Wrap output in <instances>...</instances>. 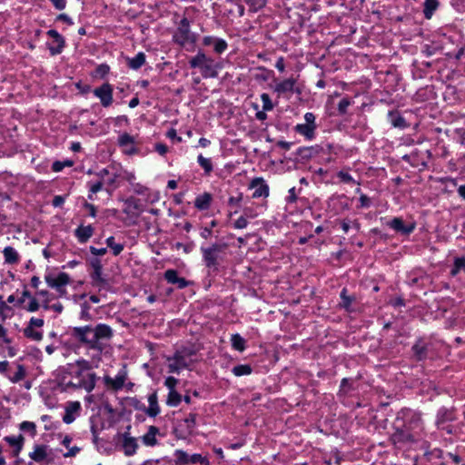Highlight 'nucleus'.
<instances>
[{
    "label": "nucleus",
    "mask_w": 465,
    "mask_h": 465,
    "mask_svg": "<svg viewBox=\"0 0 465 465\" xmlns=\"http://www.w3.org/2000/svg\"><path fill=\"white\" fill-rule=\"evenodd\" d=\"M58 385L64 391L84 390L90 393L95 387L98 377L89 369L86 361H77L58 370Z\"/></svg>",
    "instance_id": "nucleus-1"
},
{
    "label": "nucleus",
    "mask_w": 465,
    "mask_h": 465,
    "mask_svg": "<svg viewBox=\"0 0 465 465\" xmlns=\"http://www.w3.org/2000/svg\"><path fill=\"white\" fill-rule=\"evenodd\" d=\"M114 330L105 323L74 327L71 336L90 350L102 352L112 339Z\"/></svg>",
    "instance_id": "nucleus-2"
},
{
    "label": "nucleus",
    "mask_w": 465,
    "mask_h": 465,
    "mask_svg": "<svg viewBox=\"0 0 465 465\" xmlns=\"http://www.w3.org/2000/svg\"><path fill=\"white\" fill-rule=\"evenodd\" d=\"M189 65L191 68L199 69L203 78H215L218 76V64L203 51H198L194 56L190 58Z\"/></svg>",
    "instance_id": "nucleus-3"
},
{
    "label": "nucleus",
    "mask_w": 465,
    "mask_h": 465,
    "mask_svg": "<svg viewBox=\"0 0 465 465\" xmlns=\"http://www.w3.org/2000/svg\"><path fill=\"white\" fill-rule=\"evenodd\" d=\"M394 422L397 425L402 426L407 431L413 432L416 438L423 430L420 414L411 410L405 409L399 411Z\"/></svg>",
    "instance_id": "nucleus-4"
},
{
    "label": "nucleus",
    "mask_w": 465,
    "mask_h": 465,
    "mask_svg": "<svg viewBox=\"0 0 465 465\" xmlns=\"http://www.w3.org/2000/svg\"><path fill=\"white\" fill-rule=\"evenodd\" d=\"M393 426L394 432L391 436V440L394 445L401 447L417 441L413 432L407 431L402 426L397 425L395 422Z\"/></svg>",
    "instance_id": "nucleus-5"
},
{
    "label": "nucleus",
    "mask_w": 465,
    "mask_h": 465,
    "mask_svg": "<svg viewBox=\"0 0 465 465\" xmlns=\"http://www.w3.org/2000/svg\"><path fill=\"white\" fill-rule=\"evenodd\" d=\"M29 458L36 463H52L54 456L51 448L45 444L34 445L33 450L29 453Z\"/></svg>",
    "instance_id": "nucleus-6"
},
{
    "label": "nucleus",
    "mask_w": 465,
    "mask_h": 465,
    "mask_svg": "<svg viewBox=\"0 0 465 465\" xmlns=\"http://www.w3.org/2000/svg\"><path fill=\"white\" fill-rule=\"evenodd\" d=\"M45 280L49 287L56 289L61 295L65 293L64 286L70 283V276L65 272H60L56 276L46 274Z\"/></svg>",
    "instance_id": "nucleus-7"
},
{
    "label": "nucleus",
    "mask_w": 465,
    "mask_h": 465,
    "mask_svg": "<svg viewBox=\"0 0 465 465\" xmlns=\"http://www.w3.org/2000/svg\"><path fill=\"white\" fill-rule=\"evenodd\" d=\"M173 41L183 46L191 40L190 22L186 17H183L173 35Z\"/></svg>",
    "instance_id": "nucleus-8"
},
{
    "label": "nucleus",
    "mask_w": 465,
    "mask_h": 465,
    "mask_svg": "<svg viewBox=\"0 0 465 465\" xmlns=\"http://www.w3.org/2000/svg\"><path fill=\"white\" fill-rule=\"evenodd\" d=\"M94 95L100 100L101 104L104 107H109L114 102L113 93L114 88L109 83H104L99 87H96L93 91Z\"/></svg>",
    "instance_id": "nucleus-9"
},
{
    "label": "nucleus",
    "mask_w": 465,
    "mask_h": 465,
    "mask_svg": "<svg viewBox=\"0 0 465 465\" xmlns=\"http://www.w3.org/2000/svg\"><path fill=\"white\" fill-rule=\"evenodd\" d=\"M201 251H202L203 262H204L206 267L216 268L218 265L217 253L222 251V246L217 243H214L211 247H208V248L202 247Z\"/></svg>",
    "instance_id": "nucleus-10"
},
{
    "label": "nucleus",
    "mask_w": 465,
    "mask_h": 465,
    "mask_svg": "<svg viewBox=\"0 0 465 465\" xmlns=\"http://www.w3.org/2000/svg\"><path fill=\"white\" fill-rule=\"evenodd\" d=\"M202 42L204 46H212L217 54H222L228 48V44L224 39L213 35L203 36Z\"/></svg>",
    "instance_id": "nucleus-11"
},
{
    "label": "nucleus",
    "mask_w": 465,
    "mask_h": 465,
    "mask_svg": "<svg viewBox=\"0 0 465 465\" xmlns=\"http://www.w3.org/2000/svg\"><path fill=\"white\" fill-rule=\"evenodd\" d=\"M249 189H253L252 198H266L269 196V186L262 177L252 179L249 184Z\"/></svg>",
    "instance_id": "nucleus-12"
},
{
    "label": "nucleus",
    "mask_w": 465,
    "mask_h": 465,
    "mask_svg": "<svg viewBox=\"0 0 465 465\" xmlns=\"http://www.w3.org/2000/svg\"><path fill=\"white\" fill-rule=\"evenodd\" d=\"M126 379L127 372L124 370H121L118 371L114 378H112L108 375L104 376V381L108 388L114 391H120L121 389H123Z\"/></svg>",
    "instance_id": "nucleus-13"
},
{
    "label": "nucleus",
    "mask_w": 465,
    "mask_h": 465,
    "mask_svg": "<svg viewBox=\"0 0 465 465\" xmlns=\"http://www.w3.org/2000/svg\"><path fill=\"white\" fill-rule=\"evenodd\" d=\"M118 144L125 154L132 155L137 153L134 137L127 133L119 135Z\"/></svg>",
    "instance_id": "nucleus-14"
},
{
    "label": "nucleus",
    "mask_w": 465,
    "mask_h": 465,
    "mask_svg": "<svg viewBox=\"0 0 465 465\" xmlns=\"http://www.w3.org/2000/svg\"><path fill=\"white\" fill-rule=\"evenodd\" d=\"M387 225L397 232L403 235H409L415 229V223L404 224L403 220L400 217H395L387 223Z\"/></svg>",
    "instance_id": "nucleus-15"
},
{
    "label": "nucleus",
    "mask_w": 465,
    "mask_h": 465,
    "mask_svg": "<svg viewBox=\"0 0 465 465\" xmlns=\"http://www.w3.org/2000/svg\"><path fill=\"white\" fill-rule=\"evenodd\" d=\"M168 361L169 372L172 373H179L188 366L185 357L180 352H176L173 357L169 358Z\"/></svg>",
    "instance_id": "nucleus-16"
},
{
    "label": "nucleus",
    "mask_w": 465,
    "mask_h": 465,
    "mask_svg": "<svg viewBox=\"0 0 465 465\" xmlns=\"http://www.w3.org/2000/svg\"><path fill=\"white\" fill-rule=\"evenodd\" d=\"M295 84L296 81L293 78L285 79L275 84L274 92L277 93L279 96L289 97L293 94Z\"/></svg>",
    "instance_id": "nucleus-17"
},
{
    "label": "nucleus",
    "mask_w": 465,
    "mask_h": 465,
    "mask_svg": "<svg viewBox=\"0 0 465 465\" xmlns=\"http://www.w3.org/2000/svg\"><path fill=\"white\" fill-rule=\"evenodd\" d=\"M81 404L79 401H70L67 403L65 407L64 415L63 417V421L65 424H71L80 414Z\"/></svg>",
    "instance_id": "nucleus-18"
},
{
    "label": "nucleus",
    "mask_w": 465,
    "mask_h": 465,
    "mask_svg": "<svg viewBox=\"0 0 465 465\" xmlns=\"http://www.w3.org/2000/svg\"><path fill=\"white\" fill-rule=\"evenodd\" d=\"M47 35L54 39V43L56 45L55 46H49L51 54L55 55L61 54L65 45L64 38L54 29L49 30Z\"/></svg>",
    "instance_id": "nucleus-19"
},
{
    "label": "nucleus",
    "mask_w": 465,
    "mask_h": 465,
    "mask_svg": "<svg viewBox=\"0 0 465 465\" xmlns=\"http://www.w3.org/2000/svg\"><path fill=\"white\" fill-rule=\"evenodd\" d=\"M90 264L93 269V272L91 273V278L94 284H102L104 283V280L102 277L103 272V265L101 262V260L97 257L93 258L90 260Z\"/></svg>",
    "instance_id": "nucleus-20"
},
{
    "label": "nucleus",
    "mask_w": 465,
    "mask_h": 465,
    "mask_svg": "<svg viewBox=\"0 0 465 465\" xmlns=\"http://www.w3.org/2000/svg\"><path fill=\"white\" fill-rule=\"evenodd\" d=\"M122 447L125 456H133L138 448L137 440L134 437H131L128 432L123 434Z\"/></svg>",
    "instance_id": "nucleus-21"
},
{
    "label": "nucleus",
    "mask_w": 465,
    "mask_h": 465,
    "mask_svg": "<svg viewBox=\"0 0 465 465\" xmlns=\"http://www.w3.org/2000/svg\"><path fill=\"white\" fill-rule=\"evenodd\" d=\"M164 279L169 283L176 284L180 289H183L189 285V282L184 278L179 277L177 271L173 269L165 271Z\"/></svg>",
    "instance_id": "nucleus-22"
},
{
    "label": "nucleus",
    "mask_w": 465,
    "mask_h": 465,
    "mask_svg": "<svg viewBox=\"0 0 465 465\" xmlns=\"http://www.w3.org/2000/svg\"><path fill=\"white\" fill-rule=\"evenodd\" d=\"M92 225H80L74 231V235L80 243H85L94 234Z\"/></svg>",
    "instance_id": "nucleus-23"
},
{
    "label": "nucleus",
    "mask_w": 465,
    "mask_h": 465,
    "mask_svg": "<svg viewBox=\"0 0 465 465\" xmlns=\"http://www.w3.org/2000/svg\"><path fill=\"white\" fill-rule=\"evenodd\" d=\"M148 403H149V406L144 409V412L149 417H152V418L156 417L161 411L159 404H158V397H157L156 391L151 393L148 396Z\"/></svg>",
    "instance_id": "nucleus-24"
},
{
    "label": "nucleus",
    "mask_w": 465,
    "mask_h": 465,
    "mask_svg": "<svg viewBox=\"0 0 465 465\" xmlns=\"http://www.w3.org/2000/svg\"><path fill=\"white\" fill-rule=\"evenodd\" d=\"M5 440L13 448V456L17 457L24 447V436L21 434L18 436H7L5 438Z\"/></svg>",
    "instance_id": "nucleus-25"
},
{
    "label": "nucleus",
    "mask_w": 465,
    "mask_h": 465,
    "mask_svg": "<svg viewBox=\"0 0 465 465\" xmlns=\"http://www.w3.org/2000/svg\"><path fill=\"white\" fill-rule=\"evenodd\" d=\"M212 194L210 193H203L198 195L194 200V207L199 211L208 210L212 203Z\"/></svg>",
    "instance_id": "nucleus-26"
},
{
    "label": "nucleus",
    "mask_w": 465,
    "mask_h": 465,
    "mask_svg": "<svg viewBox=\"0 0 465 465\" xmlns=\"http://www.w3.org/2000/svg\"><path fill=\"white\" fill-rule=\"evenodd\" d=\"M317 125H310L306 124H298L294 130L301 135H303L307 140H312L315 136V130Z\"/></svg>",
    "instance_id": "nucleus-27"
},
{
    "label": "nucleus",
    "mask_w": 465,
    "mask_h": 465,
    "mask_svg": "<svg viewBox=\"0 0 465 465\" xmlns=\"http://www.w3.org/2000/svg\"><path fill=\"white\" fill-rule=\"evenodd\" d=\"M455 420L454 412L450 409L440 408L437 412L436 423L438 427L448 421Z\"/></svg>",
    "instance_id": "nucleus-28"
},
{
    "label": "nucleus",
    "mask_w": 465,
    "mask_h": 465,
    "mask_svg": "<svg viewBox=\"0 0 465 465\" xmlns=\"http://www.w3.org/2000/svg\"><path fill=\"white\" fill-rule=\"evenodd\" d=\"M159 434V429L155 426H150L148 431L142 437V441L145 446H155L158 441L156 435Z\"/></svg>",
    "instance_id": "nucleus-29"
},
{
    "label": "nucleus",
    "mask_w": 465,
    "mask_h": 465,
    "mask_svg": "<svg viewBox=\"0 0 465 465\" xmlns=\"http://www.w3.org/2000/svg\"><path fill=\"white\" fill-rule=\"evenodd\" d=\"M427 344L419 339L416 343L412 346V351L417 360L422 361L427 358Z\"/></svg>",
    "instance_id": "nucleus-30"
},
{
    "label": "nucleus",
    "mask_w": 465,
    "mask_h": 465,
    "mask_svg": "<svg viewBox=\"0 0 465 465\" xmlns=\"http://www.w3.org/2000/svg\"><path fill=\"white\" fill-rule=\"evenodd\" d=\"M5 262L9 264H15L19 262V254L17 251L12 246H6L3 250Z\"/></svg>",
    "instance_id": "nucleus-31"
},
{
    "label": "nucleus",
    "mask_w": 465,
    "mask_h": 465,
    "mask_svg": "<svg viewBox=\"0 0 465 465\" xmlns=\"http://www.w3.org/2000/svg\"><path fill=\"white\" fill-rule=\"evenodd\" d=\"M96 176L99 177L101 181H103L104 183L108 185H113L118 178V174L111 173L109 169L107 168H104L97 172Z\"/></svg>",
    "instance_id": "nucleus-32"
},
{
    "label": "nucleus",
    "mask_w": 465,
    "mask_h": 465,
    "mask_svg": "<svg viewBox=\"0 0 465 465\" xmlns=\"http://www.w3.org/2000/svg\"><path fill=\"white\" fill-rule=\"evenodd\" d=\"M145 54L143 52H139L134 57L128 58V66L133 70L140 69L145 64Z\"/></svg>",
    "instance_id": "nucleus-33"
},
{
    "label": "nucleus",
    "mask_w": 465,
    "mask_h": 465,
    "mask_svg": "<svg viewBox=\"0 0 465 465\" xmlns=\"http://www.w3.org/2000/svg\"><path fill=\"white\" fill-rule=\"evenodd\" d=\"M439 6L438 0H425L423 14L425 18L430 19Z\"/></svg>",
    "instance_id": "nucleus-34"
},
{
    "label": "nucleus",
    "mask_w": 465,
    "mask_h": 465,
    "mask_svg": "<svg viewBox=\"0 0 465 465\" xmlns=\"http://www.w3.org/2000/svg\"><path fill=\"white\" fill-rule=\"evenodd\" d=\"M347 289L346 288H343L341 292V306L342 308H344L347 312H351V303L355 301V297L354 296H350L348 295L347 293Z\"/></svg>",
    "instance_id": "nucleus-35"
},
{
    "label": "nucleus",
    "mask_w": 465,
    "mask_h": 465,
    "mask_svg": "<svg viewBox=\"0 0 465 465\" xmlns=\"http://www.w3.org/2000/svg\"><path fill=\"white\" fill-rule=\"evenodd\" d=\"M231 343L234 350L241 352L243 351L246 348L245 340L239 333H234L232 335Z\"/></svg>",
    "instance_id": "nucleus-36"
},
{
    "label": "nucleus",
    "mask_w": 465,
    "mask_h": 465,
    "mask_svg": "<svg viewBox=\"0 0 465 465\" xmlns=\"http://www.w3.org/2000/svg\"><path fill=\"white\" fill-rule=\"evenodd\" d=\"M197 163L203 169L205 175H209L213 172V166L210 158H206L203 156V154H199L197 157Z\"/></svg>",
    "instance_id": "nucleus-37"
},
{
    "label": "nucleus",
    "mask_w": 465,
    "mask_h": 465,
    "mask_svg": "<svg viewBox=\"0 0 465 465\" xmlns=\"http://www.w3.org/2000/svg\"><path fill=\"white\" fill-rule=\"evenodd\" d=\"M105 242L106 245L112 250V252L114 256L119 255L124 248V245L123 243H116L114 242V237L113 236L108 237Z\"/></svg>",
    "instance_id": "nucleus-38"
},
{
    "label": "nucleus",
    "mask_w": 465,
    "mask_h": 465,
    "mask_svg": "<svg viewBox=\"0 0 465 465\" xmlns=\"http://www.w3.org/2000/svg\"><path fill=\"white\" fill-rule=\"evenodd\" d=\"M24 334L26 338L33 341H41L43 339V332L35 331V328L27 325L24 330Z\"/></svg>",
    "instance_id": "nucleus-39"
},
{
    "label": "nucleus",
    "mask_w": 465,
    "mask_h": 465,
    "mask_svg": "<svg viewBox=\"0 0 465 465\" xmlns=\"http://www.w3.org/2000/svg\"><path fill=\"white\" fill-rule=\"evenodd\" d=\"M252 371V367L249 364H239L232 368V372L235 376L249 375Z\"/></svg>",
    "instance_id": "nucleus-40"
},
{
    "label": "nucleus",
    "mask_w": 465,
    "mask_h": 465,
    "mask_svg": "<svg viewBox=\"0 0 465 465\" xmlns=\"http://www.w3.org/2000/svg\"><path fill=\"white\" fill-rule=\"evenodd\" d=\"M25 374L26 371L25 367L22 364H17L15 372L14 373V375L9 376V380L13 383H17L25 379Z\"/></svg>",
    "instance_id": "nucleus-41"
},
{
    "label": "nucleus",
    "mask_w": 465,
    "mask_h": 465,
    "mask_svg": "<svg viewBox=\"0 0 465 465\" xmlns=\"http://www.w3.org/2000/svg\"><path fill=\"white\" fill-rule=\"evenodd\" d=\"M175 457V462L179 465H188L189 464V458L190 455L183 450H176L174 452Z\"/></svg>",
    "instance_id": "nucleus-42"
},
{
    "label": "nucleus",
    "mask_w": 465,
    "mask_h": 465,
    "mask_svg": "<svg viewBox=\"0 0 465 465\" xmlns=\"http://www.w3.org/2000/svg\"><path fill=\"white\" fill-rule=\"evenodd\" d=\"M182 396L176 391H169L166 403L169 406L176 407L180 404Z\"/></svg>",
    "instance_id": "nucleus-43"
},
{
    "label": "nucleus",
    "mask_w": 465,
    "mask_h": 465,
    "mask_svg": "<svg viewBox=\"0 0 465 465\" xmlns=\"http://www.w3.org/2000/svg\"><path fill=\"white\" fill-rule=\"evenodd\" d=\"M391 124L394 127H398V128H401V129L407 127L405 119L399 114H391Z\"/></svg>",
    "instance_id": "nucleus-44"
},
{
    "label": "nucleus",
    "mask_w": 465,
    "mask_h": 465,
    "mask_svg": "<svg viewBox=\"0 0 465 465\" xmlns=\"http://www.w3.org/2000/svg\"><path fill=\"white\" fill-rule=\"evenodd\" d=\"M201 464V465H210V461L207 457H203L201 454L194 453L190 455L189 464Z\"/></svg>",
    "instance_id": "nucleus-45"
},
{
    "label": "nucleus",
    "mask_w": 465,
    "mask_h": 465,
    "mask_svg": "<svg viewBox=\"0 0 465 465\" xmlns=\"http://www.w3.org/2000/svg\"><path fill=\"white\" fill-rule=\"evenodd\" d=\"M20 430L30 433L32 437H35L36 435V426L32 421H23L20 424Z\"/></svg>",
    "instance_id": "nucleus-46"
},
{
    "label": "nucleus",
    "mask_w": 465,
    "mask_h": 465,
    "mask_svg": "<svg viewBox=\"0 0 465 465\" xmlns=\"http://www.w3.org/2000/svg\"><path fill=\"white\" fill-rule=\"evenodd\" d=\"M461 270H465V258L464 257H458L454 260V265L451 269V274L456 275L458 274Z\"/></svg>",
    "instance_id": "nucleus-47"
},
{
    "label": "nucleus",
    "mask_w": 465,
    "mask_h": 465,
    "mask_svg": "<svg viewBox=\"0 0 465 465\" xmlns=\"http://www.w3.org/2000/svg\"><path fill=\"white\" fill-rule=\"evenodd\" d=\"M352 104L351 100L348 97L342 98L338 104V113L343 115L347 113L348 107Z\"/></svg>",
    "instance_id": "nucleus-48"
},
{
    "label": "nucleus",
    "mask_w": 465,
    "mask_h": 465,
    "mask_svg": "<svg viewBox=\"0 0 465 465\" xmlns=\"http://www.w3.org/2000/svg\"><path fill=\"white\" fill-rule=\"evenodd\" d=\"M261 100L262 102L263 111H272L273 109V104L270 98V95L266 93L261 94Z\"/></svg>",
    "instance_id": "nucleus-49"
},
{
    "label": "nucleus",
    "mask_w": 465,
    "mask_h": 465,
    "mask_svg": "<svg viewBox=\"0 0 465 465\" xmlns=\"http://www.w3.org/2000/svg\"><path fill=\"white\" fill-rule=\"evenodd\" d=\"M73 162L70 161V160H66V161H55L53 165H52V170L55 173H58V172H61L65 166H72L73 165Z\"/></svg>",
    "instance_id": "nucleus-50"
},
{
    "label": "nucleus",
    "mask_w": 465,
    "mask_h": 465,
    "mask_svg": "<svg viewBox=\"0 0 465 465\" xmlns=\"http://www.w3.org/2000/svg\"><path fill=\"white\" fill-rule=\"evenodd\" d=\"M337 176L341 179V181L342 183H356L355 180L352 178V176L347 172L340 171L337 173Z\"/></svg>",
    "instance_id": "nucleus-51"
},
{
    "label": "nucleus",
    "mask_w": 465,
    "mask_h": 465,
    "mask_svg": "<svg viewBox=\"0 0 465 465\" xmlns=\"http://www.w3.org/2000/svg\"><path fill=\"white\" fill-rule=\"evenodd\" d=\"M109 71H110V67L106 64H99L95 70L96 75H98L102 78L104 77L105 75H107L109 74Z\"/></svg>",
    "instance_id": "nucleus-52"
},
{
    "label": "nucleus",
    "mask_w": 465,
    "mask_h": 465,
    "mask_svg": "<svg viewBox=\"0 0 465 465\" xmlns=\"http://www.w3.org/2000/svg\"><path fill=\"white\" fill-rule=\"evenodd\" d=\"M242 201V193H239L237 196H231L228 200V204L231 207H240Z\"/></svg>",
    "instance_id": "nucleus-53"
},
{
    "label": "nucleus",
    "mask_w": 465,
    "mask_h": 465,
    "mask_svg": "<svg viewBox=\"0 0 465 465\" xmlns=\"http://www.w3.org/2000/svg\"><path fill=\"white\" fill-rule=\"evenodd\" d=\"M177 383L178 380L173 376L167 377L164 381V385L169 389V391H175Z\"/></svg>",
    "instance_id": "nucleus-54"
},
{
    "label": "nucleus",
    "mask_w": 465,
    "mask_h": 465,
    "mask_svg": "<svg viewBox=\"0 0 465 465\" xmlns=\"http://www.w3.org/2000/svg\"><path fill=\"white\" fill-rule=\"evenodd\" d=\"M196 416L197 415L195 413H189L188 416L184 419V422L186 423L189 430L194 428L196 424Z\"/></svg>",
    "instance_id": "nucleus-55"
},
{
    "label": "nucleus",
    "mask_w": 465,
    "mask_h": 465,
    "mask_svg": "<svg viewBox=\"0 0 465 465\" xmlns=\"http://www.w3.org/2000/svg\"><path fill=\"white\" fill-rule=\"evenodd\" d=\"M248 225V221L244 215L240 216L233 223L234 228L236 229H244Z\"/></svg>",
    "instance_id": "nucleus-56"
},
{
    "label": "nucleus",
    "mask_w": 465,
    "mask_h": 465,
    "mask_svg": "<svg viewBox=\"0 0 465 465\" xmlns=\"http://www.w3.org/2000/svg\"><path fill=\"white\" fill-rule=\"evenodd\" d=\"M103 183L104 182L103 181H97L95 183H89V191L92 194L94 193H98L99 191H101L102 187H103Z\"/></svg>",
    "instance_id": "nucleus-57"
},
{
    "label": "nucleus",
    "mask_w": 465,
    "mask_h": 465,
    "mask_svg": "<svg viewBox=\"0 0 465 465\" xmlns=\"http://www.w3.org/2000/svg\"><path fill=\"white\" fill-rule=\"evenodd\" d=\"M288 196L286 197V202L288 203H293L297 201V194H296V189L295 187H292L288 192Z\"/></svg>",
    "instance_id": "nucleus-58"
},
{
    "label": "nucleus",
    "mask_w": 465,
    "mask_h": 465,
    "mask_svg": "<svg viewBox=\"0 0 465 465\" xmlns=\"http://www.w3.org/2000/svg\"><path fill=\"white\" fill-rule=\"evenodd\" d=\"M39 308H40V304L37 302V300L35 298H31L30 302L27 306V311L34 312L38 311Z\"/></svg>",
    "instance_id": "nucleus-59"
},
{
    "label": "nucleus",
    "mask_w": 465,
    "mask_h": 465,
    "mask_svg": "<svg viewBox=\"0 0 465 465\" xmlns=\"http://www.w3.org/2000/svg\"><path fill=\"white\" fill-rule=\"evenodd\" d=\"M68 449V451L64 453L63 456L64 458H71V457H74L78 454V452L80 451V448L77 447V446H74V447H69L67 448Z\"/></svg>",
    "instance_id": "nucleus-60"
},
{
    "label": "nucleus",
    "mask_w": 465,
    "mask_h": 465,
    "mask_svg": "<svg viewBox=\"0 0 465 465\" xmlns=\"http://www.w3.org/2000/svg\"><path fill=\"white\" fill-rule=\"evenodd\" d=\"M44 322H44V320H43V319H41V318H35V317H32V318L30 319V321H29L28 325H29V326H31V327H33V328H35V327H37V328H41V327H43Z\"/></svg>",
    "instance_id": "nucleus-61"
},
{
    "label": "nucleus",
    "mask_w": 465,
    "mask_h": 465,
    "mask_svg": "<svg viewBox=\"0 0 465 465\" xmlns=\"http://www.w3.org/2000/svg\"><path fill=\"white\" fill-rule=\"evenodd\" d=\"M360 207L361 208H368L371 206V199L366 194H361L360 196Z\"/></svg>",
    "instance_id": "nucleus-62"
},
{
    "label": "nucleus",
    "mask_w": 465,
    "mask_h": 465,
    "mask_svg": "<svg viewBox=\"0 0 465 465\" xmlns=\"http://www.w3.org/2000/svg\"><path fill=\"white\" fill-rule=\"evenodd\" d=\"M80 318L82 320H90L91 319V315L89 313V306L86 303H84L82 305V311H81V313H80Z\"/></svg>",
    "instance_id": "nucleus-63"
},
{
    "label": "nucleus",
    "mask_w": 465,
    "mask_h": 465,
    "mask_svg": "<svg viewBox=\"0 0 465 465\" xmlns=\"http://www.w3.org/2000/svg\"><path fill=\"white\" fill-rule=\"evenodd\" d=\"M89 250H90V252L95 256H102L107 252L106 248H96L94 246H90Z\"/></svg>",
    "instance_id": "nucleus-64"
}]
</instances>
